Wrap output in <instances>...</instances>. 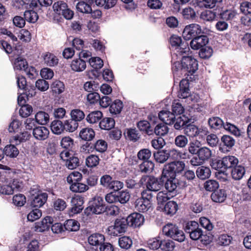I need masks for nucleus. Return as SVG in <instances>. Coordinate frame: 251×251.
Returning <instances> with one entry per match:
<instances>
[{
    "mask_svg": "<svg viewBox=\"0 0 251 251\" xmlns=\"http://www.w3.org/2000/svg\"><path fill=\"white\" fill-rule=\"evenodd\" d=\"M181 68L174 72L175 76L179 75H188V73L193 74L198 68L197 60L191 56H183L181 61Z\"/></svg>",
    "mask_w": 251,
    "mask_h": 251,
    "instance_id": "1",
    "label": "nucleus"
},
{
    "mask_svg": "<svg viewBox=\"0 0 251 251\" xmlns=\"http://www.w3.org/2000/svg\"><path fill=\"white\" fill-rule=\"evenodd\" d=\"M139 183L152 192H157L163 187L162 180H160L152 176L145 175L141 177Z\"/></svg>",
    "mask_w": 251,
    "mask_h": 251,
    "instance_id": "2",
    "label": "nucleus"
},
{
    "mask_svg": "<svg viewBox=\"0 0 251 251\" xmlns=\"http://www.w3.org/2000/svg\"><path fill=\"white\" fill-rule=\"evenodd\" d=\"M162 231L165 235L179 242L184 241L185 239L183 231L172 224L169 223L164 226Z\"/></svg>",
    "mask_w": 251,
    "mask_h": 251,
    "instance_id": "3",
    "label": "nucleus"
},
{
    "mask_svg": "<svg viewBox=\"0 0 251 251\" xmlns=\"http://www.w3.org/2000/svg\"><path fill=\"white\" fill-rule=\"evenodd\" d=\"M185 165L183 161H173L166 164L162 171L163 177H176V173H181L185 168Z\"/></svg>",
    "mask_w": 251,
    "mask_h": 251,
    "instance_id": "4",
    "label": "nucleus"
},
{
    "mask_svg": "<svg viewBox=\"0 0 251 251\" xmlns=\"http://www.w3.org/2000/svg\"><path fill=\"white\" fill-rule=\"evenodd\" d=\"M203 33L200 25L196 24H192L185 26L182 32V36L185 40H189Z\"/></svg>",
    "mask_w": 251,
    "mask_h": 251,
    "instance_id": "5",
    "label": "nucleus"
},
{
    "mask_svg": "<svg viewBox=\"0 0 251 251\" xmlns=\"http://www.w3.org/2000/svg\"><path fill=\"white\" fill-rule=\"evenodd\" d=\"M127 226L128 224L126 219H117L115 220L113 226L108 227L107 232L109 235L118 236L119 234L125 232Z\"/></svg>",
    "mask_w": 251,
    "mask_h": 251,
    "instance_id": "6",
    "label": "nucleus"
},
{
    "mask_svg": "<svg viewBox=\"0 0 251 251\" xmlns=\"http://www.w3.org/2000/svg\"><path fill=\"white\" fill-rule=\"evenodd\" d=\"M189 83L188 79H182L179 82V90L177 96L179 98L185 99L188 98L191 100L196 102L199 100V97L191 95L189 90Z\"/></svg>",
    "mask_w": 251,
    "mask_h": 251,
    "instance_id": "7",
    "label": "nucleus"
},
{
    "mask_svg": "<svg viewBox=\"0 0 251 251\" xmlns=\"http://www.w3.org/2000/svg\"><path fill=\"white\" fill-rule=\"evenodd\" d=\"M92 213L100 214L104 211V204L103 198L100 196H96L94 198L93 202L91 205L87 208Z\"/></svg>",
    "mask_w": 251,
    "mask_h": 251,
    "instance_id": "8",
    "label": "nucleus"
},
{
    "mask_svg": "<svg viewBox=\"0 0 251 251\" xmlns=\"http://www.w3.org/2000/svg\"><path fill=\"white\" fill-rule=\"evenodd\" d=\"M160 179L162 180V182L166 181L165 186L166 189L169 192H173L175 190L178 185H181L182 187L186 186V183L185 182H183V184L180 183H178V179H177L176 177L172 178L171 177H163L162 176V174L161 175V176Z\"/></svg>",
    "mask_w": 251,
    "mask_h": 251,
    "instance_id": "9",
    "label": "nucleus"
},
{
    "mask_svg": "<svg viewBox=\"0 0 251 251\" xmlns=\"http://www.w3.org/2000/svg\"><path fill=\"white\" fill-rule=\"evenodd\" d=\"M128 225L132 227H138L143 225L144 222V216L138 213H134L130 214L126 219Z\"/></svg>",
    "mask_w": 251,
    "mask_h": 251,
    "instance_id": "10",
    "label": "nucleus"
},
{
    "mask_svg": "<svg viewBox=\"0 0 251 251\" xmlns=\"http://www.w3.org/2000/svg\"><path fill=\"white\" fill-rule=\"evenodd\" d=\"M53 220L50 216H47L41 221L35 224V230L37 232H43L48 230L52 225Z\"/></svg>",
    "mask_w": 251,
    "mask_h": 251,
    "instance_id": "11",
    "label": "nucleus"
},
{
    "mask_svg": "<svg viewBox=\"0 0 251 251\" xmlns=\"http://www.w3.org/2000/svg\"><path fill=\"white\" fill-rule=\"evenodd\" d=\"M208 42L207 36L200 35L194 38L191 41L190 45L194 50H199L205 46Z\"/></svg>",
    "mask_w": 251,
    "mask_h": 251,
    "instance_id": "12",
    "label": "nucleus"
},
{
    "mask_svg": "<svg viewBox=\"0 0 251 251\" xmlns=\"http://www.w3.org/2000/svg\"><path fill=\"white\" fill-rule=\"evenodd\" d=\"M136 209L140 212H145L152 208L151 201L139 198L135 201Z\"/></svg>",
    "mask_w": 251,
    "mask_h": 251,
    "instance_id": "13",
    "label": "nucleus"
},
{
    "mask_svg": "<svg viewBox=\"0 0 251 251\" xmlns=\"http://www.w3.org/2000/svg\"><path fill=\"white\" fill-rule=\"evenodd\" d=\"M42 57L44 63L47 66L53 67L58 63V59L57 56L51 52H46L43 53L42 54Z\"/></svg>",
    "mask_w": 251,
    "mask_h": 251,
    "instance_id": "14",
    "label": "nucleus"
},
{
    "mask_svg": "<svg viewBox=\"0 0 251 251\" xmlns=\"http://www.w3.org/2000/svg\"><path fill=\"white\" fill-rule=\"evenodd\" d=\"M49 134L48 129L45 126H38L34 128L33 135L34 137L39 140H44L48 138Z\"/></svg>",
    "mask_w": 251,
    "mask_h": 251,
    "instance_id": "15",
    "label": "nucleus"
},
{
    "mask_svg": "<svg viewBox=\"0 0 251 251\" xmlns=\"http://www.w3.org/2000/svg\"><path fill=\"white\" fill-rule=\"evenodd\" d=\"M159 119L166 125H171L175 122L176 116L173 113L167 110H162L158 114Z\"/></svg>",
    "mask_w": 251,
    "mask_h": 251,
    "instance_id": "16",
    "label": "nucleus"
},
{
    "mask_svg": "<svg viewBox=\"0 0 251 251\" xmlns=\"http://www.w3.org/2000/svg\"><path fill=\"white\" fill-rule=\"evenodd\" d=\"M48 195L46 193H40L32 198L31 205L34 207H40L47 201Z\"/></svg>",
    "mask_w": 251,
    "mask_h": 251,
    "instance_id": "17",
    "label": "nucleus"
},
{
    "mask_svg": "<svg viewBox=\"0 0 251 251\" xmlns=\"http://www.w3.org/2000/svg\"><path fill=\"white\" fill-rule=\"evenodd\" d=\"M70 67L73 71L81 72L85 70L86 63V62L81 58H75L72 61Z\"/></svg>",
    "mask_w": 251,
    "mask_h": 251,
    "instance_id": "18",
    "label": "nucleus"
},
{
    "mask_svg": "<svg viewBox=\"0 0 251 251\" xmlns=\"http://www.w3.org/2000/svg\"><path fill=\"white\" fill-rule=\"evenodd\" d=\"M238 163V159L234 156H226L223 157L221 160L222 167L225 169L234 167Z\"/></svg>",
    "mask_w": 251,
    "mask_h": 251,
    "instance_id": "19",
    "label": "nucleus"
},
{
    "mask_svg": "<svg viewBox=\"0 0 251 251\" xmlns=\"http://www.w3.org/2000/svg\"><path fill=\"white\" fill-rule=\"evenodd\" d=\"M222 1V0H196V4L201 8H213Z\"/></svg>",
    "mask_w": 251,
    "mask_h": 251,
    "instance_id": "20",
    "label": "nucleus"
},
{
    "mask_svg": "<svg viewBox=\"0 0 251 251\" xmlns=\"http://www.w3.org/2000/svg\"><path fill=\"white\" fill-rule=\"evenodd\" d=\"M105 240L104 236L100 233H94L91 235L88 239L89 243L95 246H100Z\"/></svg>",
    "mask_w": 251,
    "mask_h": 251,
    "instance_id": "21",
    "label": "nucleus"
},
{
    "mask_svg": "<svg viewBox=\"0 0 251 251\" xmlns=\"http://www.w3.org/2000/svg\"><path fill=\"white\" fill-rule=\"evenodd\" d=\"M212 201L216 202H223L226 198V191L223 189H220L215 191L211 195Z\"/></svg>",
    "mask_w": 251,
    "mask_h": 251,
    "instance_id": "22",
    "label": "nucleus"
},
{
    "mask_svg": "<svg viewBox=\"0 0 251 251\" xmlns=\"http://www.w3.org/2000/svg\"><path fill=\"white\" fill-rule=\"evenodd\" d=\"M178 210V205L174 201H169L167 202L163 209L164 213L168 215L172 216L174 215Z\"/></svg>",
    "mask_w": 251,
    "mask_h": 251,
    "instance_id": "23",
    "label": "nucleus"
},
{
    "mask_svg": "<svg viewBox=\"0 0 251 251\" xmlns=\"http://www.w3.org/2000/svg\"><path fill=\"white\" fill-rule=\"evenodd\" d=\"M95 133L94 130L91 128H83L79 133L80 137L85 141H91L95 137Z\"/></svg>",
    "mask_w": 251,
    "mask_h": 251,
    "instance_id": "24",
    "label": "nucleus"
},
{
    "mask_svg": "<svg viewBox=\"0 0 251 251\" xmlns=\"http://www.w3.org/2000/svg\"><path fill=\"white\" fill-rule=\"evenodd\" d=\"M212 154V151L210 149L202 147L200 148L197 155L205 162L211 158Z\"/></svg>",
    "mask_w": 251,
    "mask_h": 251,
    "instance_id": "25",
    "label": "nucleus"
},
{
    "mask_svg": "<svg viewBox=\"0 0 251 251\" xmlns=\"http://www.w3.org/2000/svg\"><path fill=\"white\" fill-rule=\"evenodd\" d=\"M184 132L188 136L194 137L199 135L200 129L196 126L189 124L184 127Z\"/></svg>",
    "mask_w": 251,
    "mask_h": 251,
    "instance_id": "26",
    "label": "nucleus"
},
{
    "mask_svg": "<svg viewBox=\"0 0 251 251\" xmlns=\"http://www.w3.org/2000/svg\"><path fill=\"white\" fill-rule=\"evenodd\" d=\"M52 132L55 134H60L65 130L63 123L60 120H54L50 125Z\"/></svg>",
    "mask_w": 251,
    "mask_h": 251,
    "instance_id": "27",
    "label": "nucleus"
},
{
    "mask_svg": "<svg viewBox=\"0 0 251 251\" xmlns=\"http://www.w3.org/2000/svg\"><path fill=\"white\" fill-rule=\"evenodd\" d=\"M4 155L11 158H15L17 156L19 153L18 149L13 145H6L4 149Z\"/></svg>",
    "mask_w": 251,
    "mask_h": 251,
    "instance_id": "28",
    "label": "nucleus"
},
{
    "mask_svg": "<svg viewBox=\"0 0 251 251\" xmlns=\"http://www.w3.org/2000/svg\"><path fill=\"white\" fill-rule=\"evenodd\" d=\"M35 119L37 124L44 125L49 122L50 117L47 113L39 111L35 114Z\"/></svg>",
    "mask_w": 251,
    "mask_h": 251,
    "instance_id": "29",
    "label": "nucleus"
},
{
    "mask_svg": "<svg viewBox=\"0 0 251 251\" xmlns=\"http://www.w3.org/2000/svg\"><path fill=\"white\" fill-rule=\"evenodd\" d=\"M196 175L200 179H205L210 176L211 171L208 167L201 166L197 169Z\"/></svg>",
    "mask_w": 251,
    "mask_h": 251,
    "instance_id": "30",
    "label": "nucleus"
},
{
    "mask_svg": "<svg viewBox=\"0 0 251 251\" xmlns=\"http://www.w3.org/2000/svg\"><path fill=\"white\" fill-rule=\"evenodd\" d=\"M102 113L100 111H95L89 113L86 117L87 121L90 124H95L100 121Z\"/></svg>",
    "mask_w": 251,
    "mask_h": 251,
    "instance_id": "31",
    "label": "nucleus"
},
{
    "mask_svg": "<svg viewBox=\"0 0 251 251\" xmlns=\"http://www.w3.org/2000/svg\"><path fill=\"white\" fill-rule=\"evenodd\" d=\"M115 121L111 118H104L99 124L100 127L105 130H109L115 126Z\"/></svg>",
    "mask_w": 251,
    "mask_h": 251,
    "instance_id": "32",
    "label": "nucleus"
},
{
    "mask_svg": "<svg viewBox=\"0 0 251 251\" xmlns=\"http://www.w3.org/2000/svg\"><path fill=\"white\" fill-rule=\"evenodd\" d=\"M162 241L159 237L151 238L147 241V247L151 250H156L161 247Z\"/></svg>",
    "mask_w": 251,
    "mask_h": 251,
    "instance_id": "33",
    "label": "nucleus"
},
{
    "mask_svg": "<svg viewBox=\"0 0 251 251\" xmlns=\"http://www.w3.org/2000/svg\"><path fill=\"white\" fill-rule=\"evenodd\" d=\"M245 173L244 167L241 166H235L231 171V176L235 180L241 179Z\"/></svg>",
    "mask_w": 251,
    "mask_h": 251,
    "instance_id": "34",
    "label": "nucleus"
},
{
    "mask_svg": "<svg viewBox=\"0 0 251 251\" xmlns=\"http://www.w3.org/2000/svg\"><path fill=\"white\" fill-rule=\"evenodd\" d=\"M123 108V102L119 100H115L111 104L109 107V111L111 114H119Z\"/></svg>",
    "mask_w": 251,
    "mask_h": 251,
    "instance_id": "35",
    "label": "nucleus"
},
{
    "mask_svg": "<svg viewBox=\"0 0 251 251\" xmlns=\"http://www.w3.org/2000/svg\"><path fill=\"white\" fill-rule=\"evenodd\" d=\"M154 132L156 135L163 136L166 135L169 132V128L164 123L158 124L154 129Z\"/></svg>",
    "mask_w": 251,
    "mask_h": 251,
    "instance_id": "36",
    "label": "nucleus"
},
{
    "mask_svg": "<svg viewBox=\"0 0 251 251\" xmlns=\"http://www.w3.org/2000/svg\"><path fill=\"white\" fill-rule=\"evenodd\" d=\"M100 160V158L98 155L91 154L86 157L85 164L88 167L93 168L99 164Z\"/></svg>",
    "mask_w": 251,
    "mask_h": 251,
    "instance_id": "37",
    "label": "nucleus"
},
{
    "mask_svg": "<svg viewBox=\"0 0 251 251\" xmlns=\"http://www.w3.org/2000/svg\"><path fill=\"white\" fill-rule=\"evenodd\" d=\"M63 124L64 130L70 132H72L75 131L78 126V123L72 119L65 120Z\"/></svg>",
    "mask_w": 251,
    "mask_h": 251,
    "instance_id": "38",
    "label": "nucleus"
},
{
    "mask_svg": "<svg viewBox=\"0 0 251 251\" xmlns=\"http://www.w3.org/2000/svg\"><path fill=\"white\" fill-rule=\"evenodd\" d=\"M139 169L141 172L144 173H151L154 169V163L151 161L147 160L141 164Z\"/></svg>",
    "mask_w": 251,
    "mask_h": 251,
    "instance_id": "39",
    "label": "nucleus"
},
{
    "mask_svg": "<svg viewBox=\"0 0 251 251\" xmlns=\"http://www.w3.org/2000/svg\"><path fill=\"white\" fill-rule=\"evenodd\" d=\"M153 156L156 161L160 163H164L168 159L166 150H162L154 152Z\"/></svg>",
    "mask_w": 251,
    "mask_h": 251,
    "instance_id": "40",
    "label": "nucleus"
},
{
    "mask_svg": "<svg viewBox=\"0 0 251 251\" xmlns=\"http://www.w3.org/2000/svg\"><path fill=\"white\" fill-rule=\"evenodd\" d=\"M51 88L54 93L60 94L64 91L65 85L62 81L56 80L51 84Z\"/></svg>",
    "mask_w": 251,
    "mask_h": 251,
    "instance_id": "41",
    "label": "nucleus"
},
{
    "mask_svg": "<svg viewBox=\"0 0 251 251\" xmlns=\"http://www.w3.org/2000/svg\"><path fill=\"white\" fill-rule=\"evenodd\" d=\"M70 190L73 192L82 193L87 190L89 189V187L87 185L83 183L76 182L72 184L70 187Z\"/></svg>",
    "mask_w": 251,
    "mask_h": 251,
    "instance_id": "42",
    "label": "nucleus"
},
{
    "mask_svg": "<svg viewBox=\"0 0 251 251\" xmlns=\"http://www.w3.org/2000/svg\"><path fill=\"white\" fill-rule=\"evenodd\" d=\"M28 67L27 62L22 57H18L16 59L14 68L15 70L24 71Z\"/></svg>",
    "mask_w": 251,
    "mask_h": 251,
    "instance_id": "43",
    "label": "nucleus"
},
{
    "mask_svg": "<svg viewBox=\"0 0 251 251\" xmlns=\"http://www.w3.org/2000/svg\"><path fill=\"white\" fill-rule=\"evenodd\" d=\"M65 229L69 231H77L79 229V223L73 220L70 219L66 221L64 224Z\"/></svg>",
    "mask_w": 251,
    "mask_h": 251,
    "instance_id": "44",
    "label": "nucleus"
},
{
    "mask_svg": "<svg viewBox=\"0 0 251 251\" xmlns=\"http://www.w3.org/2000/svg\"><path fill=\"white\" fill-rule=\"evenodd\" d=\"M67 7L68 5L67 3L62 0L54 2L52 6L53 10L58 14H61Z\"/></svg>",
    "mask_w": 251,
    "mask_h": 251,
    "instance_id": "45",
    "label": "nucleus"
},
{
    "mask_svg": "<svg viewBox=\"0 0 251 251\" xmlns=\"http://www.w3.org/2000/svg\"><path fill=\"white\" fill-rule=\"evenodd\" d=\"M71 116L72 120L77 123V122L81 121L84 118L85 114L82 110L75 109L71 111Z\"/></svg>",
    "mask_w": 251,
    "mask_h": 251,
    "instance_id": "46",
    "label": "nucleus"
},
{
    "mask_svg": "<svg viewBox=\"0 0 251 251\" xmlns=\"http://www.w3.org/2000/svg\"><path fill=\"white\" fill-rule=\"evenodd\" d=\"M186 123V118L183 115L179 116L175 119L174 127L177 130H179L181 128H184Z\"/></svg>",
    "mask_w": 251,
    "mask_h": 251,
    "instance_id": "47",
    "label": "nucleus"
},
{
    "mask_svg": "<svg viewBox=\"0 0 251 251\" xmlns=\"http://www.w3.org/2000/svg\"><path fill=\"white\" fill-rule=\"evenodd\" d=\"M24 17L26 21L30 23H35L38 19L37 13L33 10H26L24 13Z\"/></svg>",
    "mask_w": 251,
    "mask_h": 251,
    "instance_id": "48",
    "label": "nucleus"
},
{
    "mask_svg": "<svg viewBox=\"0 0 251 251\" xmlns=\"http://www.w3.org/2000/svg\"><path fill=\"white\" fill-rule=\"evenodd\" d=\"M181 14L184 19H193L196 16V13L195 10L191 7H187L184 8Z\"/></svg>",
    "mask_w": 251,
    "mask_h": 251,
    "instance_id": "49",
    "label": "nucleus"
},
{
    "mask_svg": "<svg viewBox=\"0 0 251 251\" xmlns=\"http://www.w3.org/2000/svg\"><path fill=\"white\" fill-rule=\"evenodd\" d=\"M132 244V240L127 236H123L119 239V245L121 248L128 249Z\"/></svg>",
    "mask_w": 251,
    "mask_h": 251,
    "instance_id": "50",
    "label": "nucleus"
},
{
    "mask_svg": "<svg viewBox=\"0 0 251 251\" xmlns=\"http://www.w3.org/2000/svg\"><path fill=\"white\" fill-rule=\"evenodd\" d=\"M201 143L198 140H195L189 143L188 150L190 153L192 155H197L199 150L201 148Z\"/></svg>",
    "mask_w": 251,
    "mask_h": 251,
    "instance_id": "51",
    "label": "nucleus"
},
{
    "mask_svg": "<svg viewBox=\"0 0 251 251\" xmlns=\"http://www.w3.org/2000/svg\"><path fill=\"white\" fill-rule=\"evenodd\" d=\"M203 186L206 191L214 192L219 187V183L215 180L209 179L204 182Z\"/></svg>",
    "mask_w": 251,
    "mask_h": 251,
    "instance_id": "52",
    "label": "nucleus"
},
{
    "mask_svg": "<svg viewBox=\"0 0 251 251\" xmlns=\"http://www.w3.org/2000/svg\"><path fill=\"white\" fill-rule=\"evenodd\" d=\"M79 165V161L77 157L72 156L66 159V166L69 169H74L78 166Z\"/></svg>",
    "mask_w": 251,
    "mask_h": 251,
    "instance_id": "53",
    "label": "nucleus"
},
{
    "mask_svg": "<svg viewBox=\"0 0 251 251\" xmlns=\"http://www.w3.org/2000/svg\"><path fill=\"white\" fill-rule=\"evenodd\" d=\"M93 145L94 149L99 152H104L107 148V143L102 139L98 140Z\"/></svg>",
    "mask_w": 251,
    "mask_h": 251,
    "instance_id": "54",
    "label": "nucleus"
},
{
    "mask_svg": "<svg viewBox=\"0 0 251 251\" xmlns=\"http://www.w3.org/2000/svg\"><path fill=\"white\" fill-rule=\"evenodd\" d=\"M208 123L211 128L218 129L224 126L225 125L223 121L218 117H213L210 118L208 120Z\"/></svg>",
    "mask_w": 251,
    "mask_h": 251,
    "instance_id": "55",
    "label": "nucleus"
},
{
    "mask_svg": "<svg viewBox=\"0 0 251 251\" xmlns=\"http://www.w3.org/2000/svg\"><path fill=\"white\" fill-rule=\"evenodd\" d=\"M188 143V138L184 135H179L177 136L175 140V145L179 148H184Z\"/></svg>",
    "mask_w": 251,
    "mask_h": 251,
    "instance_id": "56",
    "label": "nucleus"
},
{
    "mask_svg": "<svg viewBox=\"0 0 251 251\" xmlns=\"http://www.w3.org/2000/svg\"><path fill=\"white\" fill-rule=\"evenodd\" d=\"M126 137L129 140L136 142L140 138V135L136 129L129 128L127 129Z\"/></svg>",
    "mask_w": 251,
    "mask_h": 251,
    "instance_id": "57",
    "label": "nucleus"
},
{
    "mask_svg": "<svg viewBox=\"0 0 251 251\" xmlns=\"http://www.w3.org/2000/svg\"><path fill=\"white\" fill-rule=\"evenodd\" d=\"M82 178L81 174L78 172H73L71 173L67 178V182L70 184H73L78 182Z\"/></svg>",
    "mask_w": 251,
    "mask_h": 251,
    "instance_id": "58",
    "label": "nucleus"
},
{
    "mask_svg": "<svg viewBox=\"0 0 251 251\" xmlns=\"http://www.w3.org/2000/svg\"><path fill=\"white\" fill-rule=\"evenodd\" d=\"M76 7L77 10L81 13H89L92 12L91 6L84 1H80L78 2Z\"/></svg>",
    "mask_w": 251,
    "mask_h": 251,
    "instance_id": "59",
    "label": "nucleus"
},
{
    "mask_svg": "<svg viewBox=\"0 0 251 251\" xmlns=\"http://www.w3.org/2000/svg\"><path fill=\"white\" fill-rule=\"evenodd\" d=\"M118 201L121 203H126L130 199V195L127 191H122L117 194Z\"/></svg>",
    "mask_w": 251,
    "mask_h": 251,
    "instance_id": "60",
    "label": "nucleus"
},
{
    "mask_svg": "<svg viewBox=\"0 0 251 251\" xmlns=\"http://www.w3.org/2000/svg\"><path fill=\"white\" fill-rule=\"evenodd\" d=\"M200 17L204 21H212L216 17V14L212 11L205 10L201 13Z\"/></svg>",
    "mask_w": 251,
    "mask_h": 251,
    "instance_id": "61",
    "label": "nucleus"
},
{
    "mask_svg": "<svg viewBox=\"0 0 251 251\" xmlns=\"http://www.w3.org/2000/svg\"><path fill=\"white\" fill-rule=\"evenodd\" d=\"M26 202L25 197L23 194L16 195L13 197V203L18 206H22Z\"/></svg>",
    "mask_w": 251,
    "mask_h": 251,
    "instance_id": "62",
    "label": "nucleus"
},
{
    "mask_svg": "<svg viewBox=\"0 0 251 251\" xmlns=\"http://www.w3.org/2000/svg\"><path fill=\"white\" fill-rule=\"evenodd\" d=\"M32 112V107L28 104L23 105L19 110V114L22 117H27Z\"/></svg>",
    "mask_w": 251,
    "mask_h": 251,
    "instance_id": "63",
    "label": "nucleus"
},
{
    "mask_svg": "<svg viewBox=\"0 0 251 251\" xmlns=\"http://www.w3.org/2000/svg\"><path fill=\"white\" fill-rule=\"evenodd\" d=\"M90 65L96 69H100L103 65V62L102 59L100 57H92L89 60Z\"/></svg>",
    "mask_w": 251,
    "mask_h": 251,
    "instance_id": "64",
    "label": "nucleus"
}]
</instances>
